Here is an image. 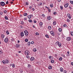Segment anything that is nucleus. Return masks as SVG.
I'll use <instances>...</instances> for the list:
<instances>
[{
    "mask_svg": "<svg viewBox=\"0 0 73 73\" xmlns=\"http://www.w3.org/2000/svg\"><path fill=\"white\" fill-rule=\"evenodd\" d=\"M31 54V53L28 50H26L25 51V56H27L28 55H30Z\"/></svg>",
    "mask_w": 73,
    "mask_h": 73,
    "instance_id": "obj_1",
    "label": "nucleus"
},
{
    "mask_svg": "<svg viewBox=\"0 0 73 73\" xmlns=\"http://www.w3.org/2000/svg\"><path fill=\"white\" fill-rule=\"evenodd\" d=\"M56 45H58V46L59 47H61V43L60 42H59L57 41L56 42Z\"/></svg>",
    "mask_w": 73,
    "mask_h": 73,
    "instance_id": "obj_2",
    "label": "nucleus"
},
{
    "mask_svg": "<svg viewBox=\"0 0 73 73\" xmlns=\"http://www.w3.org/2000/svg\"><path fill=\"white\" fill-rule=\"evenodd\" d=\"M24 33L25 36H28V31L27 30H25L24 31Z\"/></svg>",
    "mask_w": 73,
    "mask_h": 73,
    "instance_id": "obj_3",
    "label": "nucleus"
},
{
    "mask_svg": "<svg viewBox=\"0 0 73 73\" xmlns=\"http://www.w3.org/2000/svg\"><path fill=\"white\" fill-rule=\"evenodd\" d=\"M50 33L51 34V35L52 36H54V32H53L52 31H51L50 32Z\"/></svg>",
    "mask_w": 73,
    "mask_h": 73,
    "instance_id": "obj_4",
    "label": "nucleus"
},
{
    "mask_svg": "<svg viewBox=\"0 0 73 73\" xmlns=\"http://www.w3.org/2000/svg\"><path fill=\"white\" fill-rule=\"evenodd\" d=\"M33 17V15H29L27 16L28 18L29 19H31Z\"/></svg>",
    "mask_w": 73,
    "mask_h": 73,
    "instance_id": "obj_5",
    "label": "nucleus"
},
{
    "mask_svg": "<svg viewBox=\"0 0 73 73\" xmlns=\"http://www.w3.org/2000/svg\"><path fill=\"white\" fill-rule=\"evenodd\" d=\"M0 4H1V6H4L5 5V3L4 2H1Z\"/></svg>",
    "mask_w": 73,
    "mask_h": 73,
    "instance_id": "obj_6",
    "label": "nucleus"
},
{
    "mask_svg": "<svg viewBox=\"0 0 73 73\" xmlns=\"http://www.w3.org/2000/svg\"><path fill=\"white\" fill-rule=\"evenodd\" d=\"M20 35L21 37H24V33H23V32H21V33Z\"/></svg>",
    "mask_w": 73,
    "mask_h": 73,
    "instance_id": "obj_7",
    "label": "nucleus"
},
{
    "mask_svg": "<svg viewBox=\"0 0 73 73\" xmlns=\"http://www.w3.org/2000/svg\"><path fill=\"white\" fill-rule=\"evenodd\" d=\"M4 41L5 42H8V39L6 38L4 40Z\"/></svg>",
    "mask_w": 73,
    "mask_h": 73,
    "instance_id": "obj_8",
    "label": "nucleus"
},
{
    "mask_svg": "<svg viewBox=\"0 0 73 73\" xmlns=\"http://www.w3.org/2000/svg\"><path fill=\"white\" fill-rule=\"evenodd\" d=\"M31 65L30 64H28L27 68L28 69H31Z\"/></svg>",
    "mask_w": 73,
    "mask_h": 73,
    "instance_id": "obj_9",
    "label": "nucleus"
},
{
    "mask_svg": "<svg viewBox=\"0 0 73 73\" xmlns=\"http://www.w3.org/2000/svg\"><path fill=\"white\" fill-rule=\"evenodd\" d=\"M66 40L68 41H70L71 40V38L70 37H68L67 38Z\"/></svg>",
    "mask_w": 73,
    "mask_h": 73,
    "instance_id": "obj_10",
    "label": "nucleus"
},
{
    "mask_svg": "<svg viewBox=\"0 0 73 73\" xmlns=\"http://www.w3.org/2000/svg\"><path fill=\"white\" fill-rule=\"evenodd\" d=\"M6 62V64H9V60L8 59H6L5 60Z\"/></svg>",
    "mask_w": 73,
    "mask_h": 73,
    "instance_id": "obj_11",
    "label": "nucleus"
},
{
    "mask_svg": "<svg viewBox=\"0 0 73 73\" xmlns=\"http://www.w3.org/2000/svg\"><path fill=\"white\" fill-rule=\"evenodd\" d=\"M68 5H69L68 3H66L64 5V7H65V8H67V7H68Z\"/></svg>",
    "mask_w": 73,
    "mask_h": 73,
    "instance_id": "obj_12",
    "label": "nucleus"
},
{
    "mask_svg": "<svg viewBox=\"0 0 73 73\" xmlns=\"http://www.w3.org/2000/svg\"><path fill=\"white\" fill-rule=\"evenodd\" d=\"M30 60L31 61L35 60V58H34L33 57H32L30 58Z\"/></svg>",
    "mask_w": 73,
    "mask_h": 73,
    "instance_id": "obj_13",
    "label": "nucleus"
},
{
    "mask_svg": "<svg viewBox=\"0 0 73 73\" xmlns=\"http://www.w3.org/2000/svg\"><path fill=\"white\" fill-rule=\"evenodd\" d=\"M67 16H68V17L69 19H71L72 17H71V16H70V14H67Z\"/></svg>",
    "mask_w": 73,
    "mask_h": 73,
    "instance_id": "obj_14",
    "label": "nucleus"
},
{
    "mask_svg": "<svg viewBox=\"0 0 73 73\" xmlns=\"http://www.w3.org/2000/svg\"><path fill=\"white\" fill-rule=\"evenodd\" d=\"M40 27H42V25H43V23H42V22H40Z\"/></svg>",
    "mask_w": 73,
    "mask_h": 73,
    "instance_id": "obj_15",
    "label": "nucleus"
},
{
    "mask_svg": "<svg viewBox=\"0 0 73 73\" xmlns=\"http://www.w3.org/2000/svg\"><path fill=\"white\" fill-rule=\"evenodd\" d=\"M10 66H12V67H13V68H15V64H11Z\"/></svg>",
    "mask_w": 73,
    "mask_h": 73,
    "instance_id": "obj_16",
    "label": "nucleus"
},
{
    "mask_svg": "<svg viewBox=\"0 0 73 73\" xmlns=\"http://www.w3.org/2000/svg\"><path fill=\"white\" fill-rule=\"evenodd\" d=\"M47 19L48 20H51V19H52V18L50 16H48L47 17Z\"/></svg>",
    "mask_w": 73,
    "mask_h": 73,
    "instance_id": "obj_17",
    "label": "nucleus"
},
{
    "mask_svg": "<svg viewBox=\"0 0 73 73\" xmlns=\"http://www.w3.org/2000/svg\"><path fill=\"white\" fill-rule=\"evenodd\" d=\"M48 28L49 29V30H51L52 29V27L50 26H49L48 27Z\"/></svg>",
    "mask_w": 73,
    "mask_h": 73,
    "instance_id": "obj_18",
    "label": "nucleus"
},
{
    "mask_svg": "<svg viewBox=\"0 0 73 73\" xmlns=\"http://www.w3.org/2000/svg\"><path fill=\"white\" fill-rule=\"evenodd\" d=\"M60 71L61 72H63V68H60Z\"/></svg>",
    "mask_w": 73,
    "mask_h": 73,
    "instance_id": "obj_19",
    "label": "nucleus"
},
{
    "mask_svg": "<svg viewBox=\"0 0 73 73\" xmlns=\"http://www.w3.org/2000/svg\"><path fill=\"white\" fill-rule=\"evenodd\" d=\"M15 46L17 48H19L20 47V45H19L18 44H17L15 45Z\"/></svg>",
    "mask_w": 73,
    "mask_h": 73,
    "instance_id": "obj_20",
    "label": "nucleus"
},
{
    "mask_svg": "<svg viewBox=\"0 0 73 73\" xmlns=\"http://www.w3.org/2000/svg\"><path fill=\"white\" fill-rule=\"evenodd\" d=\"M5 37V35L4 34H1V37L2 38H4Z\"/></svg>",
    "mask_w": 73,
    "mask_h": 73,
    "instance_id": "obj_21",
    "label": "nucleus"
},
{
    "mask_svg": "<svg viewBox=\"0 0 73 73\" xmlns=\"http://www.w3.org/2000/svg\"><path fill=\"white\" fill-rule=\"evenodd\" d=\"M70 55V54H69V52L68 51L67 52V53L66 54L67 56H69Z\"/></svg>",
    "mask_w": 73,
    "mask_h": 73,
    "instance_id": "obj_22",
    "label": "nucleus"
},
{
    "mask_svg": "<svg viewBox=\"0 0 73 73\" xmlns=\"http://www.w3.org/2000/svg\"><path fill=\"white\" fill-rule=\"evenodd\" d=\"M56 21H55L53 22V25H56Z\"/></svg>",
    "mask_w": 73,
    "mask_h": 73,
    "instance_id": "obj_23",
    "label": "nucleus"
},
{
    "mask_svg": "<svg viewBox=\"0 0 73 73\" xmlns=\"http://www.w3.org/2000/svg\"><path fill=\"white\" fill-rule=\"evenodd\" d=\"M48 69H52V66H49L48 67Z\"/></svg>",
    "mask_w": 73,
    "mask_h": 73,
    "instance_id": "obj_24",
    "label": "nucleus"
},
{
    "mask_svg": "<svg viewBox=\"0 0 73 73\" xmlns=\"http://www.w3.org/2000/svg\"><path fill=\"white\" fill-rule=\"evenodd\" d=\"M45 36L46 38H49V36L47 35H45Z\"/></svg>",
    "mask_w": 73,
    "mask_h": 73,
    "instance_id": "obj_25",
    "label": "nucleus"
},
{
    "mask_svg": "<svg viewBox=\"0 0 73 73\" xmlns=\"http://www.w3.org/2000/svg\"><path fill=\"white\" fill-rule=\"evenodd\" d=\"M2 62L3 64H6L5 60H3V61Z\"/></svg>",
    "mask_w": 73,
    "mask_h": 73,
    "instance_id": "obj_26",
    "label": "nucleus"
},
{
    "mask_svg": "<svg viewBox=\"0 0 73 73\" xmlns=\"http://www.w3.org/2000/svg\"><path fill=\"white\" fill-rule=\"evenodd\" d=\"M50 7L51 8H53V4H50Z\"/></svg>",
    "mask_w": 73,
    "mask_h": 73,
    "instance_id": "obj_27",
    "label": "nucleus"
},
{
    "mask_svg": "<svg viewBox=\"0 0 73 73\" xmlns=\"http://www.w3.org/2000/svg\"><path fill=\"white\" fill-rule=\"evenodd\" d=\"M33 51H34V52H36V51H37V50L36 49V48H34L33 49Z\"/></svg>",
    "mask_w": 73,
    "mask_h": 73,
    "instance_id": "obj_28",
    "label": "nucleus"
},
{
    "mask_svg": "<svg viewBox=\"0 0 73 73\" xmlns=\"http://www.w3.org/2000/svg\"><path fill=\"white\" fill-rule=\"evenodd\" d=\"M58 30L59 32H61L62 31V29H61V28H59L58 29Z\"/></svg>",
    "mask_w": 73,
    "mask_h": 73,
    "instance_id": "obj_29",
    "label": "nucleus"
},
{
    "mask_svg": "<svg viewBox=\"0 0 73 73\" xmlns=\"http://www.w3.org/2000/svg\"><path fill=\"white\" fill-rule=\"evenodd\" d=\"M24 24V22L23 21H21V25H23Z\"/></svg>",
    "mask_w": 73,
    "mask_h": 73,
    "instance_id": "obj_30",
    "label": "nucleus"
},
{
    "mask_svg": "<svg viewBox=\"0 0 73 73\" xmlns=\"http://www.w3.org/2000/svg\"><path fill=\"white\" fill-rule=\"evenodd\" d=\"M27 44H28V45H29H29H31V42H29L27 43Z\"/></svg>",
    "mask_w": 73,
    "mask_h": 73,
    "instance_id": "obj_31",
    "label": "nucleus"
},
{
    "mask_svg": "<svg viewBox=\"0 0 73 73\" xmlns=\"http://www.w3.org/2000/svg\"><path fill=\"white\" fill-rule=\"evenodd\" d=\"M59 60V61H62V57L60 58Z\"/></svg>",
    "mask_w": 73,
    "mask_h": 73,
    "instance_id": "obj_32",
    "label": "nucleus"
},
{
    "mask_svg": "<svg viewBox=\"0 0 73 73\" xmlns=\"http://www.w3.org/2000/svg\"><path fill=\"white\" fill-rule=\"evenodd\" d=\"M5 18L6 19V20H8V17L7 16L5 17Z\"/></svg>",
    "mask_w": 73,
    "mask_h": 73,
    "instance_id": "obj_33",
    "label": "nucleus"
},
{
    "mask_svg": "<svg viewBox=\"0 0 73 73\" xmlns=\"http://www.w3.org/2000/svg\"><path fill=\"white\" fill-rule=\"evenodd\" d=\"M70 34L71 36H73V32H71L70 33Z\"/></svg>",
    "mask_w": 73,
    "mask_h": 73,
    "instance_id": "obj_34",
    "label": "nucleus"
},
{
    "mask_svg": "<svg viewBox=\"0 0 73 73\" xmlns=\"http://www.w3.org/2000/svg\"><path fill=\"white\" fill-rule=\"evenodd\" d=\"M27 15H28V14L27 13H25L24 14V16H26Z\"/></svg>",
    "mask_w": 73,
    "mask_h": 73,
    "instance_id": "obj_35",
    "label": "nucleus"
},
{
    "mask_svg": "<svg viewBox=\"0 0 73 73\" xmlns=\"http://www.w3.org/2000/svg\"><path fill=\"white\" fill-rule=\"evenodd\" d=\"M60 8L61 9V10H62L63 9V7L62 6H60Z\"/></svg>",
    "mask_w": 73,
    "mask_h": 73,
    "instance_id": "obj_36",
    "label": "nucleus"
},
{
    "mask_svg": "<svg viewBox=\"0 0 73 73\" xmlns=\"http://www.w3.org/2000/svg\"><path fill=\"white\" fill-rule=\"evenodd\" d=\"M4 13L6 14V13H7V11L6 10H4L3 12Z\"/></svg>",
    "mask_w": 73,
    "mask_h": 73,
    "instance_id": "obj_37",
    "label": "nucleus"
},
{
    "mask_svg": "<svg viewBox=\"0 0 73 73\" xmlns=\"http://www.w3.org/2000/svg\"><path fill=\"white\" fill-rule=\"evenodd\" d=\"M54 60H51V63H54Z\"/></svg>",
    "mask_w": 73,
    "mask_h": 73,
    "instance_id": "obj_38",
    "label": "nucleus"
},
{
    "mask_svg": "<svg viewBox=\"0 0 73 73\" xmlns=\"http://www.w3.org/2000/svg\"><path fill=\"white\" fill-rule=\"evenodd\" d=\"M7 35H9V31H7L6 32Z\"/></svg>",
    "mask_w": 73,
    "mask_h": 73,
    "instance_id": "obj_39",
    "label": "nucleus"
},
{
    "mask_svg": "<svg viewBox=\"0 0 73 73\" xmlns=\"http://www.w3.org/2000/svg\"><path fill=\"white\" fill-rule=\"evenodd\" d=\"M28 21L29 23H32V21L31 19L29 20Z\"/></svg>",
    "mask_w": 73,
    "mask_h": 73,
    "instance_id": "obj_40",
    "label": "nucleus"
},
{
    "mask_svg": "<svg viewBox=\"0 0 73 73\" xmlns=\"http://www.w3.org/2000/svg\"><path fill=\"white\" fill-rule=\"evenodd\" d=\"M70 3H71V4H73V1H70Z\"/></svg>",
    "mask_w": 73,
    "mask_h": 73,
    "instance_id": "obj_41",
    "label": "nucleus"
},
{
    "mask_svg": "<svg viewBox=\"0 0 73 73\" xmlns=\"http://www.w3.org/2000/svg\"><path fill=\"white\" fill-rule=\"evenodd\" d=\"M25 3L27 5H29V3L27 2H26Z\"/></svg>",
    "mask_w": 73,
    "mask_h": 73,
    "instance_id": "obj_42",
    "label": "nucleus"
},
{
    "mask_svg": "<svg viewBox=\"0 0 73 73\" xmlns=\"http://www.w3.org/2000/svg\"><path fill=\"white\" fill-rule=\"evenodd\" d=\"M66 21L68 23H69V22H70V20H69V19H67Z\"/></svg>",
    "mask_w": 73,
    "mask_h": 73,
    "instance_id": "obj_43",
    "label": "nucleus"
},
{
    "mask_svg": "<svg viewBox=\"0 0 73 73\" xmlns=\"http://www.w3.org/2000/svg\"><path fill=\"white\" fill-rule=\"evenodd\" d=\"M25 42H28V39H26L25 40Z\"/></svg>",
    "mask_w": 73,
    "mask_h": 73,
    "instance_id": "obj_44",
    "label": "nucleus"
},
{
    "mask_svg": "<svg viewBox=\"0 0 73 73\" xmlns=\"http://www.w3.org/2000/svg\"><path fill=\"white\" fill-rule=\"evenodd\" d=\"M20 73H23V70L22 69H20Z\"/></svg>",
    "mask_w": 73,
    "mask_h": 73,
    "instance_id": "obj_45",
    "label": "nucleus"
},
{
    "mask_svg": "<svg viewBox=\"0 0 73 73\" xmlns=\"http://www.w3.org/2000/svg\"><path fill=\"white\" fill-rule=\"evenodd\" d=\"M36 35H37V36H38V35H40V34H39V33H36Z\"/></svg>",
    "mask_w": 73,
    "mask_h": 73,
    "instance_id": "obj_46",
    "label": "nucleus"
},
{
    "mask_svg": "<svg viewBox=\"0 0 73 73\" xmlns=\"http://www.w3.org/2000/svg\"><path fill=\"white\" fill-rule=\"evenodd\" d=\"M11 41H15V39L14 38H12L11 39Z\"/></svg>",
    "mask_w": 73,
    "mask_h": 73,
    "instance_id": "obj_47",
    "label": "nucleus"
},
{
    "mask_svg": "<svg viewBox=\"0 0 73 73\" xmlns=\"http://www.w3.org/2000/svg\"><path fill=\"white\" fill-rule=\"evenodd\" d=\"M63 26L64 27H66L67 26L66 25V24H64V25H63Z\"/></svg>",
    "mask_w": 73,
    "mask_h": 73,
    "instance_id": "obj_48",
    "label": "nucleus"
},
{
    "mask_svg": "<svg viewBox=\"0 0 73 73\" xmlns=\"http://www.w3.org/2000/svg\"><path fill=\"white\" fill-rule=\"evenodd\" d=\"M48 58H49V59H51V58H52V56H50L48 57Z\"/></svg>",
    "mask_w": 73,
    "mask_h": 73,
    "instance_id": "obj_49",
    "label": "nucleus"
},
{
    "mask_svg": "<svg viewBox=\"0 0 73 73\" xmlns=\"http://www.w3.org/2000/svg\"><path fill=\"white\" fill-rule=\"evenodd\" d=\"M26 57L27 58H29V56L28 55Z\"/></svg>",
    "mask_w": 73,
    "mask_h": 73,
    "instance_id": "obj_50",
    "label": "nucleus"
},
{
    "mask_svg": "<svg viewBox=\"0 0 73 73\" xmlns=\"http://www.w3.org/2000/svg\"><path fill=\"white\" fill-rule=\"evenodd\" d=\"M64 73H67V72H66V70H65L64 71Z\"/></svg>",
    "mask_w": 73,
    "mask_h": 73,
    "instance_id": "obj_51",
    "label": "nucleus"
},
{
    "mask_svg": "<svg viewBox=\"0 0 73 73\" xmlns=\"http://www.w3.org/2000/svg\"><path fill=\"white\" fill-rule=\"evenodd\" d=\"M42 16L43 17H45V15H44V14H42Z\"/></svg>",
    "mask_w": 73,
    "mask_h": 73,
    "instance_id": "obj_52",
    "label": "nucleus"
},
{
    "mask_svg": "<svg viewBox=\"0 0 73 73\" xmlns=\"http://www.w3.org/2000/svg\"><path fill=\"white\" fill-rule=\"evenodd\" d=\"M34 23H37V21H36V20H34Z\"/></svg>",
    "mask_w": 73,
    "mask_h": 73,
    "instance_id": "obj_53",
    "label": "nucleus"
},
{
    "mask_svg": "<svg viewBox=\"0 0 73 73\" xmlns=\"http://www.w3.org/2000/svg\"><path fill=\"white\" fill-rule=\"evenodd\" d=\"M31 44H34V42L33 41H32L31 42Z\"/></svg>",
    "mask_w": 73,
    "mask_h": 73,
    "instance_id": "obj_54",
    "label": "nucleus"
},
{
    "mask_svg": "<svg viewBox=\"0 0 73 73\" xmlns=\"http://www.w3.org/2000/svg\"><path fill=\"white\" fill-rule=\"evenodd\" d=\"M48 9V12H50V11H51L50 10V9H49H49Z\"/></svg>",
    "mask_w": 73,
    "mask_h": 73,
    "instance_id": "obj_55",
    "label": "nucleus"
},
{
    "mask_svg": "<svg viewBox=\"0 0 73 73\" xmlns=\"http://www.w3.org/2000/svg\"><path fill=\"white\" fill-rule=\"evenodd\" d=\"M54 15H56L57 14V13L56 12H54V13H53Z\"/></svg>",
    "mask_w": 73,
    "mask_h": 73,
    "instance_id": "obj_56",
    "label": "nucleus"
},
{
    "mask_svg": "<svg viewBox=\"0 0 73 73\" xmlns=\"http://www.w3.org/2000/svg\"><path fill=\"white\" fill-rule=\"evenodd\" d=\"M33 28H36V27H35V25H33Z\"/></svg>",
    "mask_w": 73,
    "mask_h": 73,
    "instance_id": "obj_57",
    "label": "nucleus"
},
{
    "mask_svg": "<svg viewBox=\"0 0 73 73\" xmlns=\"http://www.w3.org/2000/svg\"><path fill=\"white\" fill-rule=\"evenodd\" d=\"M3 12L2 13H0V15H3Z\"/></svg>",
    "mask_w": 73,
    "mask_h": 73,
    "instance_id": "obj_58",
    "label": "nucleus"
},
{
    "mask_svg": "<svg viewBox=\"0 0 73 73\" xmlns=\"http://www.w3.org/2000/svg\"><path fill=\"white\" fill-rule=\"evenodd\" d=\"M32 10L33 11H35V8H33L32 9Z\"/></svg>",
    "mask_w": 73,
    "mask_h": 73,
    "instance_id": "obj_59",
    "label": "nucleus"
},
{
    "mask_svg": "<svg viewBox=\"0 0 73 73\" xmlns=\"http://www.w3.org/2000/svg\"><path fill=\"white\" fill-rule=\"evenodd\" d=\"M62 57H65V55H64L62 54Z\"/></svg>",
    "mask_w": 73,
    "mask_h": 73,
    "instance_id": "obj_60",
    "label": "nucleus"
},
{
    "mask_svg": "<svg viewBox=\"0 0 73 73\" xmlns=\"http://www.w3.org/2000/svg\"><path fill=\"white\" fill-rule=\"evenodd\" d=\"M2 53V51L0 50V54H1Z\"/></svg>",
    "mask_w": 73,
    "mask_h": 73,
    "instance_id": "obj_61",
    "label": "nucleus"
},
{
    "mask_svg": "<svg viewBox=\"0 0 73 73\" xmlns=\"http://www.w3.org/2000/svg\"><path fill=\"white\" fill-rule=\"evenodd\" d=\"M6 4H8V2L7 1L6 3Z\"/></svg>",
    "mask_w": 73,
    "mask_h": 73,
    "instance_id": "obj_62",
    "label": "nucleus"
},
{
    "mask_svg": "<svg viewBox=\"0 0 73 73\" xmlns=\"http://www.w3.org/2000/svg\"><path fill=\"white\" fill-rule=\"evenodd\" d=\"M6 24H8V23H9V22H8L7 21L6 22Z\"/></svg>",
    "mask_w": 73,
    "mask_h": 73,
    "instance_id": "obj_63",
    "label": "nucleus"
},
{
    "mask_svg": "<svg viewBox=\"0 0 73 73\" xmlns=\"http://www.w3.org/2000/svg\"><path fill=\"white\" fill-rule=\"evenodd\" d=\"M71 64L73 66V62H72L71 63Z\"/></svg>",
    "mask_w": 73,
    "mask_h": 73,
    "instance_id": "obj_64",
    "label": "nucleus"
}]
</instances>
